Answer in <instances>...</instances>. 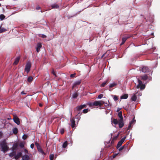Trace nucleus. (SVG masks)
I'll return each instance as SVG.
<instances>
[{
	"instance_id": "f257e3e1",
	"label": "nucleus",
	"mask_w": 160,
	"mask_h": 160,
	"mask_svg": "<svg viewBox=\"0 0 160 160\" xmlns=\"http://www.w3.org/2000/svg\"><path fill=\"white\" fill-rule=\"evenodd\" d=\"M0 145L1 147V151L4 153L8 150V148L4 141L2 142L0 144Z\"/></svg>"
},
{
	"instance_id": "f03ea898",
	"label": "nucleus",
	"mask_w": 160,
	"mask_h": 160,
	"mask_svg": "<svg viewBox=\"0 0 160 160\" xmlns=\"http://www.w3.org/2000/svg\"><path fill=\"white\" fill-rule=\"evenodd\" d=\"M102 101H95L93 102H89L88 103V105L89 107H91L93 106H101L102 103Z\"/></svg>"
},
{
	"instance_id": "7ed1b4c3",
	"label": "nucleus",
	"mask_w": 160,
	"mask_h": 160,
	"mask_svg": "<svg viewBox=\"0 0 160 160\" xmlns=\"http://www.w3.org/2000/svg\"><path fill=\"white\" fill-rule=\"evenodd\" d=\"M138 83L137 86V88H139L140 87V89L142 90H143L145 88V85L142 84V82L141 81L138 79Z\"/></svg>"
},
{
	"instance_id": "20e7f679",
	"label": "nucleus",
	"mask_w": 160,
	"mask_h": 160,
	"mask_svg": "<svg viewBox=\"0 0 160 160\" xmlns=\"http://www.w3.org/2000/svg\"><path fill=\"white\" fill-rule=\"evenodd\" d=\"M31 68V64L30 62H28L26 64L25 68V71L27 73H28L30 71Z\"/></svg>"
},
{
	"instance_id": "39448f33",
	"label": "nucleus",
	"mask_w": 160,
	"mask_h": 160,
	"mask_svg": "<svg viewBox=\"0 0 160 160\" xmlns=\"http://www.w3.org/2000/svg\"><path fill=\"white\" fill-rule=\"evenodd\" d=\"M102 103L105 104V107L107 108L108 110H109L111 109L110 106L111 104L110 103L109 100H108V103H105L103 101H102Z\"/></svg>"
},
{
	"instance_id": "423d86ee",
	"label": "nucleus",
	"mask_w": 160,
	"mask_h": 160,
	"mask_svg": "<svg viewBox=\"0 0 160 160\" xmlns=\"http://www.w3.org/2000/svg\"><path fill=\"white\" fill-rule=\"evenodd\" d=\"M149 71V69L146 66H144L142 67L141 69V71L143 73H146L148 72Z\"/></svg>"
},
{
	"instance_id": "0eeeda50",
	"label": "nucleus",
	"mask_w": 160,
	"mask_h": 160,
	"mask_svg": "<svg viewBox=\"0 0 160 160\" xmlns=\"http://www.w3.org/2000/svg\"><path fill=\"white\" fill-rule=\"evenodd\" d=\"M13 119L15 123L17 125H19L20 124V122L19 119L18 117L16 116H14Z\"/></svg>"
},
{
	"instance_id": "6e6552de",
	"label": "nucleus",
	"mask_w": 160,
	"mask_h": 160,
	"mask_svg": "<svg viewBox=\"0 0 160 160\" xmlns=\"http://www.w3.org/2000/svg\"><path fill=\"white\" fill-rule=\"evenodd\" d=\"M137 92L133 94L131 98V100L132 101L135 102L136 101L137 98Z\"/></svg>"
},
{
	"instance_id": "1a4fd4ad",
	"label": "nucleus",
	"mask_w": 160,
	"mask_h": 160,
	"mask_svg": "<svg viewBox=\"0 0 160 160\" xmlns=\"http://www.w3.org/2000/svg\"><path fill=\"white\" fill-rule=\"evenodd\" d=\"M85 107H86L85 104L80 105V106H78L76 108V109L77 110L79 111L80 110L82 109L83 108H85Z\"/></svg>"
},
{
	"instance_id": "9d476101",
	"label": "nucleus",
	"mask_w": 160,
	"mask_h": 160,
	"mask_svg": "<svg viewBox=\"0 0 160 160\" xmlns=\"http://www.w3.org/2000/svg\"><path fill=\"white\" fill-rule=\"evenodd\" d=\"M119 134V133L118 134L117 136H115L114 137H113V139H112V141L111 142V143H110L109 142L108 143L109 144L108 145V146H107L108 147H110V146L111 145L112 143H113L114 141V140H116L118 138V137Z\"/></svg>"
},
{
	"instance_id": "9b49d317",
	"label": "nucleus",
	"mask_w": 160,
	"mask_h": 160,
	"mask_svg": "<svg viewBox=\"0 0 160 160\" xmlns=\"http://www.w3.org/2000/svg\"><path fill=\"white\" fill-rule=\"evenodd\" d=\"M118 124L119 128H122L124 126L123 119H120L119 121Z\"/></svg>"
},
{
	"instance_id": "f8f14e48",
	"label": "nucleus",
	"mask_w": 160,
	"mask_h": 160,
	"mask_svg": "<svg viewBox=\"0 0 160 160\" xmlns=\"http://www.w3.org/2000/svg\"><path fill=\"white\" fill-rule=\"evenodd\" d=\"M42 44L40 43H38L36 47V51L38 52L40 51V49L42 47Z\"/></svg>"
},
{
	"instance_id": "ddd939ff",
	"label": "nucleus",
	"mask_w": 160,
	"mask_h": 160,
	"mask_svg": "<svg viewBox=\"0 0 160 160\" xmlns=\"http://www.w3.org/2000/svg\"><path fill=\"white\" fill-rule=\"evenodd\" d=\"M70 121L71 122V126L72 128H73L75 126V121L74 120V118H73L70 119Z\"/></svg>"
},
{
	"instance_id": "4468645a",
	"label": "nucleus",
	"mask_w": 160,
	"mask_h": 160,
	"mask_svg": "<svg viewBox=\"0 0 160 160\" xmlns=\"http://www.w3.org/2000/svg\"><path fill=\"white\" fill-rule=\"evenodd\" d=\"M22 160H29L30 158L28 155H25L22 157Z\"/></svg>"
},
{
	"instance_id": "2eb2a0df",
	"label": "nucleus",
	"mask_w": 160,
	"mask_h": 160,
	"mask_svg": "<svg viewBox=\"0 0 160 160\" xmlns=\"http://www.w3.org/2000/svg\"><path fill=\"white\" fill-rule=\"evenodd\" d=\"M22 153L21 152H18L17 154L15 155L14 158L16 159H17L19 158L22 155Z\"/></svg>"
},
{
	"instance_id": "dca6fc26",
	"label": "nucleus",
	"mask_w": 160,
	"mask_h": 160,
	"mask_svg": "<svg viewBox=\"0 0 160 160\" xmlns=\"http://www.w3.org/2000/svg\"><path fill=\"white\" fill-rule=\"evenodd\" d=\"M82 114V112H79L78 113V114L75 116V118L78 119V122L80 119L81 117L80 115Z\"/></svg>"
},
{
	"instance_id": "f3484780",
	"label": "nucleus",
	"mask_w": 160,
	"mask_h": 160,
	"mask_svg": "<svg viewBox=\"0 0 160 160\" xmlns=\"http://www.w3.org/2000/svg\"><path fill=\"white\" fill-rule=\"evenodd\" d=\"M37 149L38 151L40 152H41L42 154L43 155L45 154V153L43 152V150H42V149L40 147H38Z\"/></svg>"
},
{
	"instance_id": "a211bd4d",
	"label": "nucleus",
	"mask_w": 160,
	"mask_h": 160,
	"mask_svg": "<svg viewBox=\"0 0 160 160\" xmlns=\"http://www.w3.org/2000/svg\"><path fill=\"white\" fill-rule=\"evenodd\" d=\"M128 97V95L126 94L122 95L121 96V99H126Z\"/></svg>"
},
{
	"instance_id": "6ab92c4d",
	"label": "nucleus",
	"mask_w": 160,
	"mask_h": 160,
	"mask_svg": "<svg viewBox=\"0 0 160 160\" xmlns=\"http://www.w3.org/2000/svg\"><path fill=\"white\" fill-rule=\"evenodd\" d=\"M81 82L80 80H78L75 82L73 84V87L76 85H79Z\"/></svg>"
},
{
	"instance_id": "aec40b11",
	"label": "nucleus",
	"mask_w": 160,
	"mask_h": 160,
	"mask_svg": "<svg viewBox=\"0 0 160 160\" xmlns=\"http://www.w3.org/2000/svg\"><path fill=\"white\" fill-rule=\"evenodd\" d=\"M78 96V94L77 92H74L72 95V98H77Z\"/></svg>"
},
{
	"instance_id": "412c9836",
	"label": "nucleus",
	"mask_w": 160,
	"mask_h": 160,
	"mask_svg": "<svg viewBox=\"0 0 160 160\" xmlns=\"http://www.w3.org/2000/svg\"><path fill=\"white\" fill-rule=\"evenodd\" d=\"M148 77L146 75H145L141 76V79L143 80H146L148 78Z\"/></svg>"
},
{
	"instance_id": "4be33fe9",
	"label": "nucleus",
	"mask_w": 160,
	"mask_h": 160,
	"mask_svg": "<svg viewBox=\"0 0 160 160\" xmlns=\"http://www.w3.org/2000/svg\"><path fill=\"white\" fill-rule=\"evenodd\" d=\"M20 59V57H17V58H16L15 61L14 62L13 64L15 65H17L18 62L19 60Z\"/></svg>"
},
{
	"instance_id": "5701e85b",
	"label": "nucleus",
	"mask_w": 160,
	"mask_h": 160,
	"mask_svg": "<svg viewBox=\"0 0 160 160\" xmlns=\"http://www.w3.org/2000/svg\"><path fill=\"white\" fill-rule=\"evenodd\" d=\"M118 117L120 118V119H123L122 116V111L119 112L118 114Z\"/></svg>"
},
{
	"instance_id": "b1692460",
	"label": "nucleus",
	"mask_w": 160,
	"mask_h": 160,
	"mask_svg": "<svg viewBox=\"0 0 160 160\" xmlns=\"http://www.w3.org/2000/svg\"><path fill=\"white\" fill-rule=\"evenodd\" d=\"M128 38L127 37H123L122 38V42L121 43L120 45H121L123 44L124 42H125L127 39Z\"/></svg>"
},
{
	"instance_id": "393cba45",
	"label": "nucleus",
	"mask_w": 160,
	"mask_h": 160,
	"mask_svg": "<svg viewBox=\"0 0 160 160\" xmlns=\"http://www.w3.org/2000/svg\"><path fill=\"white\" fill-rule=\"evenodd\" d=\"M123 143V142L120 141L118 142L117 145V149L119 148L122 145V144Z\"/></svg>"
},
{
	"instance_id": "a878e982",
	"label": "nucleus",
	"mask_w": 160,
	"mask_h": 160,
	"mask_svg": "<svg viewBox=\"0 0 160 160\" xmlns=\"http://www.w3.org/2000/svg\"><path fill=\"white\" fill-rule=\"evenodd\" d=\"M12 132L13 134H16L18 132V129L17 128H14L12 130Z\"/></svg>"
},
{
	"instance_id": "bb28decb",
	"label": "nucleus",
	"mask_w": 160,
	"mask_h": 160,
	"mask_svg": "<svg viewBox=\"0 0 160 160\" xmlns=\"http://www.w3.org/2000/svg\"><path fill=\"white\" fill-rule=\"evenodd\" d=\"M112 122L114 124L116 125L118 123L119 121H118V120L116 119H113L112 121Z\"/></svg>"
},
{
	"instance_id": "cd10ccee",
	"label": "nucleus",
	"mask_w": 160,
	"mask_h": 160,
	"mask_svg": "<svg viewBox=\"0 0 160 160\" xmlns=\"http://www.w3.org/2000/svg\"><path fill=\"white\" fill-rule=\"evenodd\" d=\"M117 85V83L115 82H113L112 83L110 84L109 86L110 88H112L116 86Z\"/></svg>"
},
{
	"instance_id": "c85d7f7f",
	"label": "nucleus",
	"mask_w": 160,
	"mask_h": 160,
	"mask_svg": "<svg viewBox=\"0 0 160 160\" xmlns=\"http://www.w3.org/2000/svg\"><path fill=\"white\" fill-rule=\"evenodd\" d=\"M33 78L32 76H29L27 79V81L29 82H31L32 81Z\"/></svg>"
},
{
	"instance_id": "c756f323",
	"label": "nucleus",
	"mask_w": 160,
	"mask_h": 160,
	"mask_svg": "<svg viewBox=\"0 0 160 160\" xmlns=\"http://www.w3.org/2000/svg\"><path fill=\"white\" fill-rule=\"evenodd\" d=\"M52 7L53 8H59V6L57 4H53L52 6Z\"/></svg>"
},
{
	"instance_id": "7c9ffc66",
	"label": "nucleus",
	"mask_w": 160,
	"mask_h": 160,
	"mask_svg": "<svg viewBox=\"0 0 160 160\" xmlns=\"http://www.w3.org/2000/svg\"><path fill=\"white\" fill-rule=\"evenodd\" d=\"M68 145V142L67 141L65 142L62 145V147L64 148H65Z\"/></svg>"
},
{
	"instance_id": "2f4dec72",
	"label": "nucleus",
	"mask_w": 160,
	"mask_h": 160,
	"mask_svg": "<svg viewBox=\"0 0 160 160\" xmlns=\"http://www.w3.org/2000/svg\"><path fill=\"white\" fill-rule=\"evenodd\" d=\"M108 82V80H106L104 82H103L102 83V84L101 85L100 87H103Z\"/></svg>"
},
{
	"instance_id": "473e14b6",
	"label": "nucleus",
	"mask_w": 160,
	"mask_h": 160,
	"mask_svg": "<svg viewBox=\"0 0 160 160\" xmlns=\"http://www.w3.org/2000/svg\"><path fill=\"white\" fill-rule=\"evenodd\" d=\"M50 160H53L54 158V155L53 154H50L49 155Z\"/></svg>"
},
{
	"instance_id": "72a5a7b5",
	"label": "nucleus",
	"mask_w": 160,
	"mask_h": 160,
	"mask_svg": "<svg viewBox=\"0 0 160 160\" xmlns=\"http://www.w3.org/2000/svg\"><path fill=\"white\" fill-rule=\"evenodd\" d=\"M128 144H125L124 145L122 146V147H123L125 149V151H126L127 152H128L129 151V149L127 148L126 147L127 146Z\"/></svg>"
},
{
	"instance_id": "f704fd0d",
	"label": "nucleus",
	"mask_w": 160,
	"mask_h": 160,
	"mask_svg": "<svg viewBox=\"0 0 160 160\" xmlns=\"http://www.w3.org/2000/svg\"><path fill=\"white\" fill-rule=\"evenodd\" d=\"M5 18V16L3 14H1L0 15V19L2 20L4 19Z\"/></svg>"
},
{
	"instance_id": "c9c22d12",
	"label": "nucleus",
	"mask_w": 160,
	"mask_h": 160,
	"mask_svg": "<svg viewBox=\"0 0 160 160\" xmlns=\"http://www.w3.org/2000/svg\"><path fill=\"white\" fill-rule=\"evenodd\" d=\"M6 31V29L4 28H2L1 29L0 27V33H1L3 32H4Z\"/></svg>"
},
{
	"instance_id": "e433bc0d",
	"label": "nucleus",
	"mask_w": 160,
	"mask_h": 160,
	"mask_svg": "<svg viewBox=\"0 0 160 160\" xmlns=\"http://www.w3.org/2000/svg\"><path fill=\"white\" fill-rule=\"evenodd\" d=\"M136 122V120L135 119V118L134 117L132 120L130 122V123L131 124H133L135 123Z\"/></svg>"
},
{
	"instance_id": "4c0bfd02",
	"label": "nucleus",
	"mask_w": 160,
	"mask_h": 160,
	"mask_svg": "<svg viewBox=\"0 0 160 160\" xmlns=\"http://www.w3.org/2000/svg\"><path fill=\"white\" fill-rule=\"evenodd\" d=\"M88 111V109H84L82 110V112H82H82H83L84 113H87Z\"/></svg>"
},
{
	"instance_id": "58836bf2",
	"label": "nucleus",
	"mask_w": 160,
	"mask_h": 160,
	"mask_svg": "<svg viewBox=\"0 0 160 160\" xmlns=\"http://www.w3.org/2000/svg\"><path fill=\"white\" fill-rule=\"evenodd\" d=\"M60 133L62 134L64 132V130L63 128H61L60 129Z\"/></svg>"
},
{
	"instance_id": "ea45409f",
	"label": "nucleus",
	"mask_w": 160,
	"mask_h": 160,
	"mask_svg": "<svg viewBox=\"0 0 160 160\" xmlns=\"http://www.w3.org/2000/svg\"><path fill=\"white\" fill-rule=\"evenodd\" d=\"M19 146L21 148H23L24 147V144L22 142H21L19 144Z\"/></svg>"
},
{
	"instance_id": "a19ab883",
	"label": "nucleus",
	"mask_w": 160,
	"mask_h": 160,
	"mask_svg": "<svg viewBox=\"0 0 160 160\" xmlns=\"http://www.w3.org/2000/svg\"><path fill=\"white\" fill-rule=\"evenodd\" d=\"M83 10V9L82 10H81L80 11H78V12H77L74 15H73L71 17H74V16H76L78 14H79L80 12H82V11Z\"/></svg>"
},
{
	"instance_id": "79ce46f5",
	"label": "nucleus",
	"mask_w": 160,
	"mask_h": 160,
	"mask_svg": "<svg viewBox=\"0 0 160 160\" xmlns=\"http://www.w3.org/2000/svg\"><path fill=\"white\" fill-rule=\"evenodd\" d=\"M22 138L23 140H25L27 138V136L25 134H24Z\"/></svg>"
},
{
	"instance_id": "37998d69",
	"label": "nucleus",
	"mask_w": 160,
	"mask_h": 160,
	"mask_svg": "<svg viewBox=\"0 0 160 160\" xmlns=\"http://www.w3.org/2000/svg\"><path fill=\"white\" fill-rule=\"evenodd\" d=\"M113 99L115 101L118 100V98L116 95H114Z\"/></svg>"
},
{
	"instance_id": "c03bdc74",
	"label": "nucleus",
	"mask_w": 160,
	"mask_h": 160,
	"mask_svg": "<svg viewBox=\"0 0 160 160\" xmlns=\"http://www.w3.org/2000/svg\"><path fill=\"white\" fill-rule=\"evenodd\" d=\"M126 137H124L121 140H120V141H121L123 143L124 142V141L125 139H126Z\"/></svg>"
},
{
	"instance_id": "a18cd8bd",
	"label": "nucleus",
	"mask_w": 160,
	"mask_h": 160,
	"mask_svg": "<svg viewBox=\"0 0 160 160\" xmlns=\"http://www.w3.org/2000/svg\"><path fill=\"white\" fill-rule=\"evenodd\" d=\"M40 36L42 38H45L47 37V36L46 35H45L44 34H41V36Z\"/></svg>"
},
{
	"instance_id": "49530a36",
	"label": "nucleus",
	"mask_w": 160,
	"mask_h": 160,
	"mask_svg": "<svg viewBox=\"0 0 160 160\" xmlns=\"http://www.w3.org/2000/svg\"><path fill=\"white\" fill-rule=\"evenodd\" d=\"M18 144L17 143H15L13 145V148L14 149H16L18 147Z\"/></svg>"
},
{
	"instance_id": "de8ad7c7",
	"label": "nucleus",
	"mask_w": 160,
	"mask_h": 160,
	"mask_svg": "<svg viewBox=\"0 0 160 160\" xmlns=\"http://www.w3.org/2000/svg\"><path fill=\"white\" fill-rule=\"evenodd\" d=\"M76 75V73H74L73 74H71L70 75V77L71 78H74V77H75V76Z\"/></svg>"
},
{
	"instance_id": "09e8293b",
	"label": "nucleus",
	"mask_w": 160,
	"mask_h": 160,
	"mask_svg": "<svg viewBox=\"0 0 160 160\" xmlns=\"http://www.w3.org/2000/svg\"><path fill=\"white\" fill-rule=\"evenodd\" d=\"M103 97V95L102 94L99 95L98 97V99H101Z\"/></svg>"
},
{
	"instance_id": "8fccbe9b",
	"label": "nucleus",
	"mask_w": 160,
	"mask_h": 160,
	"mask_svg": "<svg viewBox=\"0 0 160 160\" xmlns=\"http://www.w3.org/2000/svg\"><path fill=\"white\" fill-rule=\"evenodd\" d=\"M52 74L55 76V77H57V75H56L55 73V72L54 70H53L52 71Z\"/></svg>"
},
{
	"instance_id": "3c124183",
	"label": "nucleus",
	"mask_w": 160,
	"mask_h": 160,
	"mask_svg": "<svg viewBox=\"0 0 160 160\" xmlns=\"http://www.w3.org/2000/svg\"><path fill=\"white\" fill-rule=\"evenodd\" d=\"M118 149L119 151H121L124 148L123 147H122V146Z\"/></svg>"
},
{
	"instance_id": "603ef678",
	"label": "nucleus",
	"mask_w": 160,
	"mask_h": 160,
	"mask_svg": "<svg viewBox=\"0 0 160 160\" xmlns=\"http://www.w3.org/2000/svg\"><path fill=\"white\" fill-rule=\"evenodd\" d=\"M34 145L33 143H32L30 145V147L31 148L33 149L34 148Z\"/></svg>"
},
{
	"instance_id": "864d4df0",
	"label": "nucleus",
	"mask_w": 160,
	"mask_h": 160,
	"mask_svg": "<svg viewBox=\"0 0 160 160\" xmlns=\"http://www.w3.org/2000/svg\"><path fill=\"white\" fill-rule=\"evenodd\" d=\"M138 93H137V94H138V95H137V96H138V97H139V96H141L142 95V93L141 92H139L138 93Z\"/></svg>"
},
{
	"instance_id": "5fc2aeb1",
	"label": "nucleus",
	"mask_w": 160,
	"mask_h": 160,
	"mask_svg": "<svg viewBox=\"0 0 160 160\" xmlns=\"http://www.w3.org/2000/svg\"><path fill=\"white\" fill-rule=\"evenodd\" d=\"M35 145L37 147V148H38V147H40L39 144L37 142L35 143Z\"/></svg>"
},
{
	"instance_id": "6e6d98bb",
	"label": "nucleus",
	"mask_w": 160,
	"mask_h": 160,
	"mask_svg": "<svg viewBox=\"0 0 160 160\" xmlns=\"http://www.w3.org/2000/svg\"><path fill=\"white\" fill-rule=\"evenodd\" d=\"M132 125V124H131V123H129V124L128 126V129H129L131 127Z\"/></svg>"
},
{
	"instance_id": "4d7b16f0",
	"label": "nucleus",
	"mask_w": 160,
	"mask_h": 160,
	"mask_svg": "<svg viewBox=\"0 0 160 160\" xmlns=\"http://www.w3.org/2000/svg\"><path fill=\"white\" fill-rule=\"evenodd\" d=\"M24 151L26 153H28V151L26 149H24Z\"/></svg>"
},
{
	"instance_id": "13d9d810",
	"label": "nucleus",
	"mask_w": 160,
	"mask_h": 160,
	"mask_svg": "<svg viewBox=\"0 0 160 160\" xmlns=\"http://www.w3.org/2000/svg\"><path fill=\"white\" fill-rule=\"evenodd\" d=\"M118 154V153H117V154H114L113 156V158H115Z\"/></svg>"
},
{
	"instance_id": "bf43d9fd",
	"label": "nucleus",
	"mask_w": 160,
	"mask_h": 160,
	"mask_svg": "<svg viewBox=\"0 0 160 160\" xmlns=\"http://www.w3.org/2000/svg\"><path fill=\"white\" fill-rule=\"evenodd\" d=\"M40 8L39 7H38L36 8V9L37 10H38L40 9Z\"/></svg>"
},
{
	"instance_id": "052dcab7",
	"label": "nucleus",
	"mask_w": 160,
	"mask_h": 160,
	"mask_svg": "<svg viewBox=\"0 0 160 160\" xmlns=\"http://www.w3.org/2000/svg\"><path fill=\"white\" fill-rule=\"evenodd\" d=\"M14 154L13 153H12V155H11L10 154L9 155V156L10 157H12V156H14Z\"/></svg>"
},
{
	"instance_id": "680f3d73",
	"label": "nucleus",
	"mask_w": 160,
	"mask_h": 160,
	"mask_svg": "<svg viewBox=\"0 0 160 160\" xmlns=\"http://www.w3.org/2000/svg\"><path fill=\"white\" fill-rule=\"evenodd\" d=\"M39 106L40 107H41L42 106V103H40L39 104Z\"/></svg>"
},
{
	"instance_id": "e2e57ef3",
	"label": "nucleus",
	"mask_w": 160,
	"mask_h": 160,
	"mask_svg": "<svg viewBox=\"0 0 160 160\" xmlns=\"http://www.w3.org/2000/svg\"><path fill=\"white\" fill-rule=\"evenodd\" d=\"M25 94V93L23 91H22L21 92V94Z\"/></svg>"
},
{
	"instance_id": "0e129e2a",
	"label": "nucleus",
	"mask_w": 160,
	"mask_h": 160,
	"mask_svg": "<svg viewBox=\"0 0 160 160\" xmlns=\"http://www.w3.org/2000/svg\"><path fill=\"white\" fill-rule=\"evenodd\" d=\"M105 54V53L104 54L102 55V56L101 58H102L104 56Z\"/></svg>"
},
{
	"instance_id": "69168bd1",
	"label": "nucleus",
	"mask_w": 160,
	"mask_h": 160,
	"mask_svg": "<svg viewBox=\"0 0 160 160\" xmlns=\"http://www.w3.org/2000/svg\"><path fill=\"white\" fill-rule=\"evenodd\" d=\"M70 112V114L71 115V117L72 116V113L71 112Z\"/></svg>"
},
{
	"instance_id": "338daca9",
	"label": "nucleus",
	"mask_w": 160,
	"mask_h": 160,
	"mask_svg": "<svg viewBox=\"0 0 160 160\" xmlns=\"http://www.w3.org/2000/svg\"><path fill=\"white\" fill-rule=\"evenodd\" d=\"M112 133H111L110 134V135H111V138H112Z\"/></svg>"
},
{
	"instance_id": "774afa93",
	"label": "nucleus",
	"mask_w": 160,
	"mask_h": 160,
	"mask_svg": "<svg viewBox=\"0 0 160 160\" xmlns=\"http://www.w3.org/2000/svg\"><path fill=\"white\" fill-rule=\"evenodd\" d=\"M1 6V4L0 3V7Z\"/></svg>"
}]
</instances>
